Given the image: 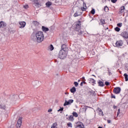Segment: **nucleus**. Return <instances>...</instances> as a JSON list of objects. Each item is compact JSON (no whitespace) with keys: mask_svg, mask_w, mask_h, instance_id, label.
Wrapping results in <instances>:
<instances>
[{"mask_svg":"<svg viewBox=\"0 0 128 128\" xmlns=\"http://www.w3.org/2000/svg\"><path fill=\"white\" fill-rule=\"evenodd\" d=\"M127 44H128V40L127 41Z\"/></svg>","mask_w":128,"mask_h":128,"instance_id":"obj_62","label":"nucleus"},{"mask_svg":"<svg viewBox=\"0 0 128 128\" xmlns=\"http://www.w3.org/2000/svg\"><path fill=\"white\" fill-rule=\"evenodd\" d=\"M117 108V106L114 105L113 106V108H114V110H115V108Z\"/></svg>","mask_w":128,"mask_h":128,"instance_id":"obj_51","label":"nucleus"},{"mask_svg":"<svg viewBox=\"0 0 128 128\" xmlns=\"http://www.w3.org/2000/svg\"><path fill=\"white\" fill-rule=\"evenodd\" d=\"M64 110V107H62L61 108H60L58 110V112H62Z\"/></svg>","mask_w":128,"mask_h":128,"instance_id":"obj_41","label":"nucleus"},{"mask_svg":"<svg viewBox=\"0 0 128 128\" xmlns=\"http://www.w3.org/2000/svg\"><path fill=\"white\" fill-rule=\"evenodd\" d=\"M83 82V84H86V82H84V81L83 82Z\"/></svg>","mask_w":128,"mask_h":128,"instance_id":"obj_55","label":"nucleus"},{"mask_svg":"<svg viewBox=\"0 0 128 128\" xmlns=\"http://www.w3.org/2000/svg\"><path fill=\"white\" fill-rule=\"evenodd\" d=\"M117 26H118V28H122V23L120 22L117 24Z\"/></svg>","mask_w":128,"mask_h":128,"instance_id":"obj_33","label":"nucleus"},{"mask_svg":"<svg viewBox=\"0 0 128 128\" xmlns=\"http://www.w3.org/2000/svg\"><path fill=\"white\" fill-rule=\"evenodd\" d=\"M36 36L37 42H44V32L42 31L38 32L36 34Z\"/></svg>","mask_w":128,"mask_h":128,"instance_id":"obj_1","label":"nucleus"},{"mask_svg":"<svg viewBox=\"0 0 128 128\" xmlns=\"http://www.w3.org/2000/svg\"><path fill=\"white\" fill-rule=\"evenodd\" d=\"M77 12H78V14H80V12L79 10H78V11H77Z\"/></svg>","mask_w":128,"mask_h":128,"instance_id":"obj_57","label":"nucleus"},{"mask_svg":"<svg viewBox=\"0 0 128 128\" xmlns=\"http://www.w3.org/2000/svg\"><path fill=\"white\" fill-rule=\"evenodd\" d=\"M104 10L106 12H108V6H106L104 8Z\"/></svg>","mask_w":128,"mask_h":128,"instance_id":"obj_30","label":"nucleus"},{"mask_svg":"<svg viewBox=\"0 0 128 128\" xmlns=\"http://www.w3.org/2000/svg\"><path fill=\"white\" fill-rule=\"evenodd\" d=\"M24 8H28V5H25L24 6Z\"/></svg>","mask_w":128,"mask_h":128,"instance_id":"obj_45","label":"nucleus"},{"mask_svg":"<svg viewBox=\"0 0 128 128\" xmlns=\"http://www.w3.org/2000/svg\"><path fill=\"white\" fill-rule=\"evenodd\" d=\"M66 120H68L70 122H73L74 120V116L72 115H70L68 118H67Z\"/></svg>","mask_w":128,"mask_h":128,"instance_id":"obj_15","label":"nucleus"},{"mask_svg":"<svg viewBox=\"0 0 128 128\" xmlns=\"http://www.w3.org/2000/svg\"><path fill=\"white\" fill-rule=\"evenodd\" d=\"M113 4H116V2H118V0H111Z\"/></svg>","mask_w":128,"mask_h":128,"instance_id":"obj_42","label":"nucleus"},{"mask_svg":"<svg viewBox=\"0 0 128 128\" xmlns=\"http://www.w3.org/2000/svg\"><path fill=\"white\" fill-rule=\"evenodd\" d=\"M100 22L102 26H104V24H106V20L104 19H100Z\"/></svg>","mask_w":128,"mask_h":128,"instance_id":"obj_19","label":"nucleus"},{"mask_svg":"<svg viewBox=\"0 0 128 128\" xmlns=\"http://www.w3.org/2000/svg\"><path fill=\"white\" fill-rule=\"evenodd\" d=\"M98 86H101V87L104 86V82H102L100 80H99L98 82Z\"/></svg>","mask_w":128,"mask_h":128,"instance_id":"obj_11","label":"nucleus"},{"mask_svg":"<svg viewBox=\"0 0 128 128\" xmlns=\"http://www.w3.org/2000/svg\"><path fill=\"white\" fill-rule=\"evenodd\" d=\"M82 12H86V8H84V7L82 8Z\"/></svg>","mask_w":128,"mask_h":128,"instance_id":"obj_43","label":"nucleus"},{"mask_svg":"<svg viewBox=\"0 0 128 128\" xmlns=\"http://www.w3.org/2000/svg\"><path fill=\"white\" fill-rule=\"evenodd\" d=\"M98 128H102V126H100L98 127Z\"/></svg>","mask_w":128,"mask_h":128,"instance_id":"obj_56","label":"nucleus"},{"mask_svg":"<svg viewBox=\"0 0 128 128\" xmlns=\"http://www.w3.org/2000/svg\"><path fill=\"white\" fill-rule=\"evenodd\" d=\"M65 94H68V93L65 92Z\"/></svg>","mask_w":128,"mask_h":128,"instance_id":"obj_58","label":"nucleus"},{"mask_svg":"<svg viewBox=\"0 0 128 128\" xmlns=\"http://www.w3.org/2000/svg\"><path fill=\"white\" fill-rule=\"evenodd\" d=\"M18 95L14 96V97L16 98H18Z\"/></svg>","mask_w":128,"mask_h":128,"instance_id":"obj_52","label":"nucleus"},{"mask_svg":"<svg viewBox=\"0 0 128 128\" xmlns=\"http://www.w3.org/2000/svg\"><path fill=\"white\" fill-rule=\"evenodd\" d=\"M6 23L4 22V21L0 22V28H6Z\"/></svg>","mask_w":128,"mask_h":128,"instance_id":"obj_9","label":"nucleus"},{"mask_svg":"<svg viewBox=\"0 0 128 128\" xmlns=\"http://www.w3.org/2000/svg\"><path fill=\"white\" fill-rule=\"evenodd\" d=\"M22 119L20 118L18 120L17 123L18 124H22Z\"/></svg>","mask_w":128,"mask_h":128,"instance_id":"obj_39","label":"nucleus"},{"mask_svg":"<svg viewBox=\"0 0 128 128\" xmlns=\"http://www.w3.org/2000/svg\"><path fill=\"white\" fill-rule=\"evenodd\" d=\"M0 108L1 110H6V104H0Z\"/></svg>","mask_w":128,"mask_h":128,"instance_id":"obj_17","label":"nucleus"},{"mask_svg":"<svg viewBox=\"0 0 128 128\" xmlns=\"http://www.w3.org/2000/svg\"><path fill=\"white\" fill-rule=\"evenodd\" d=\"M51 128H58V123L55 122L52 124Z\"/></svg>","mask_w":128,"mask_h":128,"instance_id":"obj_21","label":"nucleus"},{"mask_svg":"<svg viewBox=\"0 0 128 128\" xmlns=\"http://www.w3.org/2000/svg\"><path fill=\"white\" fill-rule=\"evenodd\" d=\"M74 84L75 86H78V82H74Z\"/></svg>","mask_w":128,"mask_h":128,"instance_id":"obj_38","label":"nucleus"},{"mask_svg":"<svg viewBox=\"0 0 128 128\" xmlns=\"http://www.w3.org/2000/svg\"><path fill=\"white\" fill-rule=\"evenodd\" d=\"M112 98H116V96L114 95L113 94H112L111 96Z\"/></svg>","mask_w":128,"mask_h":128,"instance_id":"obj_47","label":"nucleus"},{"mask_svg":"<svg viewBox=\"0 0 128 128\" xmlns=\"http://www.w3.org/2000/svg\"><path fill=\"white\" fill-rule=\"evenodd\" d=\"M86 6V3L84 2V3H83V6Z\"/></svg>","mask_w":128,"mask_h":128,"instance_id":"obj_53","label":"nucleus"},{"mask_svg":"<svg viewBox=\"0 0 128 128\" xmlns=\"http://www.w3.org/2000/svg\"><path fill=\"white\" fill-rule=\"evenodd\" d=\"M115 32H118L120 30V28H118V26L114 28Z\"/></svg>","mask_w":128,"mask_h":128,"instance_id":"obj_29","label":"nucleus"},{"mask_svg":"<svg viewBox=\"0 0 128 128\" xmlns=\"http://www.w3.org/2000/svg\"><path fill=\"white\" fill-rule=\"evenodd\" d=\"M68 126V128H72V122H68L67 124Z\"/></svg>","mask_w":128,"mask_h":128,"instance_id":"obj_32","label":"nucleus"},{"mask_svg":"<svg viewBox=\"0 0 128 128\" xmlns=\"http://www.w3.org/2000/svg\"><path fill=\"white\" fill-rule=\"evenodd\" d=\"M88 94H93V96H94V94H96V92L92 90H91L88 92Z\"/></svg>","mask_w":128,"mask_h":128,"instance_id":"obj_23","label":"nucleus"},{"mask_svg":"<svg viewBox=\"0 0 128 128\" xmlns=\"http://www.w3.org/2000/svg\"><path fill=\"white\" fill-rule=\"evenodd\" d=\"M88 108H90V107L88 106H84L82 108L83 111H84V112H86V110H88Z\"/></svg>","mask_w":128,"mask_h":128,"instance_id":"obj_22","label":"nucleus"},{"mask_svg":"<svg viewBox=\"0 0 128 128\" xmlns=\"http://www.w3.org/2000/svg\"><path fill=\"white\" fill-rule=\"evenodd\" d=\"M105 84H106V86H110V82H105Z\"/></svg>","mask_w":128,"mask_h":128,"instance_id":"obj_44","label":"nucleus"},{"mask_svg":"<svg viewBox=\"0 0 128 128\" xmlns=\"http://www.w3.org/2000/svg\"><path fill=\"white\" fill-rule=\"evenodd\" d=\"M111 122H112V121H111L110 120H107V122H108V124H110Z\"/></svg>","mask_w":128,"mask_h":128,"instance_id":"obj_49","label":"nucleus"},{"mask_svg":"<svg viewBox=\"0 0 128 128\" xmlns=\"http://www.w3.org/2000/svg\"><path fill=\"white\" fill-rule=\"evenodd\" d=\"M108 76H110V74H112V72H110V70L109 68H108Z\"/></svg>","mask_w":128,"mask_h":128,"instance_id":"obj_40","label":"nucleus"},{"mask_svg":"<svg viewBox=\"0 0 128 128\" xmlns=\"http://www.w3.org/2000/svg\"><path fill=\"white\" fill-rule=\"evenodd\" d=\"M19 24H20V28H24L26 26V24L25 22H19Z\"/></svg>","mask_w":128,"mask_h":128,"instance_id":"obj_8","label":"nucleus"},{"mask_svg":"<svg viewBox=\"0 0 128 128\" xmlns=\"http://www.w3.org/2000/svg\"><path fill=\"white\" fill-rule=\"evenodd\" d=\"M90 81L92 82V84H96V80H94V79L92 78H90Z\"/></svg>","mask_w":128,"mask_h":128,"instance_id":"obj_34","label":"nucleus"},{"mask_svg":"<svg viewBox=\"0 0 128 128\" xmlns=\"http://www.w3.org/2000/svg\"><path fill=\"white\" fill-rule=\"evenodd\" d=\"M70 91L72 94H74V92H76V87L74 86L70 90Z\"/></svg>","mask_w":128,"mask_h":128,"instance_id":"obj_18","label":"nucleus"},{"mask_svg":"<svg viewBox=\"0 0 128 128\" xmlns=\"http://www.w3.org/2000/svg\"><path fill=\"white\" fill-rule=\"evenodd\" d=\"M90 14H96V10L94 8L92 9L90 11Z\"/></svg>","mask_w":128,"mask_h":128,"instance_id":"obj_31","label":"nucleus"},{"mask_svg":"<svg viewBox=\"0 0 128 128\" xmlns=\"http://www.w3.org/2000/svg\"><path fill=\"white\" fill-rule=\"evenodd\" d=\"M92 76H94V74H92Z\"/></svg>","mask_w":128,"mask_h":128,"instance_id":"obj_60","label":"nucleus"},{"mask_svg":"<svg viewBox=\"0 0 128 128\" xmlns=\"http://www.w3.org/2000/svg\"><path fill=\"white\" fill-rule=\"evenodd\" d=\"M120 36H122L123 38L128 40V32L126 31H124L120 34Z\"/></svg>","mask_w":128,"mask_h":128,"instance_id":"obj_4","label":"nucleus"},{"mask_svg":"<svg viewBox=\"0 0 128 128\" xmlns=\"http://www.w3.org/2000/svg\"><path fill=\"white\" fill-rule=\"evenodd\" d=\"M120 109L118 110V112H117V116H118V114H120Z\"/></svg>","mask_w":128,"mask_h":128,"instance_id":"obj_46","label":"nucleus"},{"mask_svg":"<svg viewBox=\"0 0 128 128\" xmlns=\"http://www.w3.org/2000/svg\"><path fill=\"white\" fill-rule=\"evenodd\" d=\"M82 80H84V77L82 78Z\"/></svg>","mask_w":128,"mask_h":128,"instance_id":"obj_59","label":"nucleus"},{"mask_svg":"<svg viewBox=\"0 0 128 128\" xmlns=\"http://www.w3.org/2000/svg\"><path fill=\"white\" fill-rule=\"evenodd\" d=\"M124 76L126 82H128V75L126 74V73H125L124 74Z\"/></svg>","mask_w":128,"mask_h":128,"instance_id":"obj_26","label":"nucleus"},{"mask_svg":"<svg viewBox=\"0 0 128 128\" xmlns=\"http://www.w3.org/2000/svg\"><path fill=\"white\" fill-rule=\"evenodd\" d=\"M32 24H34L35 26H38L40 24V23L36 21H33Z\"/></svg>","mask_w":128,"mask_h":128,"instance_id":"obj_25","label":"nucleus"},{"mask_svg":"<svg viewBox=\"0 0 128 128\" xmlns=\"http://www.w3.org/2000/svg\"><path fill=\"white\" fill-rule=\"evenodd\" d=\"M42 32H48V30H50V29H48V28L44 26H42Z\"/></svg>","mask_w":128,"mask_h":128,"instance_id":"obj_13","label":"nucleus"},{"mask_svg":"<svg viewBox=\"0 0 128 128\" xmlns=\"http://www.w3.org/2000/svg\"><path fill=\"white\" fill-rule=\"evenodd\" d=\"M68 102H69V104H72V102H74V100H68Z\"/></svg>","mask_w":128,"mask_h":128,"instance_id":"obj_35","label":"nucleus"},{"mask_svg":"<svg viewBox=\"0 0 128 128\" xmlns=\"http://www.w3.org/2000/svg\"><path fill=\"white\" fill-rule=\"evenodd\" d=\"M61 50H65V52H66V50H68V46L64 44H63L61 46Z\"/></svg>","mask_w":128,"mask_h":128,"instance_id":"obj_10","label":"nucleus"},{"mask_svg":"<svg viewBox=\"0 0 128 128\" xmlns=\"http://www.w3.org/2000/svg\"><path fill=\"white\" fill-rule=\"evenodd\" d=\"M52 112V109L50 108L48 110V112Z\"/></svg>","mask_w":128,"mask_h":128,"instance_id":"obj_48","label":"nucleus"},{"mask_svg":"<svg viewBox=\"0 0 128 128\" xmlns=\"http://www.w3.org/2000/svg\"><path fill=\"white\" fill-rule=\"evenodd\" d=\"M34 2L37 6H40V3L38 2V0H34Z\"/></svg>","mask_w":128,"mask_h":128,"instance_id":"obj_24","label":"nucleus"},{"mask_svg":"<svg viewBox=\"0 0 128 128\" xmlns=\"http://www.w3.org/2000/svg\"><path fill=\"white\" fill-rule=\"evenodd\" d=\"M54 46H52V44H50V50H54Z\"/></svg>","mask_w":128,"mask_h":128,"instance_id":"obj_36","label":"nucleus"},{"mask_svg":"<svg viewBox=\"0 0 128 128\" xmlns=\"http://www.w3.org/2000/svg\"><path fill=\"white\" fill-rule=\"evenodd\" d=\"M82 84H84V82H81V83L80 84V86H82Z\"/></svg>","mask_w":128,"mask_h":128,"instance_id":"obj_50","label":"nucleus"},{"mask_svg":"<svg viewBox=\"0 0 128 128\" xmlns=\"http://www.w3.org/2000/svg\"><path fill=\"white\" fill-rule=\"evenodd\" d=\"M82 22L78 21L75 22L76 25V30L77 32V34L78 36H84V31L80 29V26H82Z\"/></svg>","mask_w":128,"mask_h":128,"instance_id":"obj_2","label":"nucleus"},{"mask_svg":"<svg viewBox=\"0 0 128 128\" xmlns=\"http://www.w3.org/2000/svg\"><path fill=\"white\" fill-rule=\"evenodd\" d=\"M97 110L98 112H99L100 116H104V112H102V109H100V108H97Z\"/></svg>","mask_w":128,"mask_h":128,"instance_id":"obj_14","label":"nucleus"},{"mask_svg":"<svg viewBox=\"0 0 128 128\" xmlns=\"http://www.w3.org/2000/svg\"><path fill=\"white\" fill-rule=\"evenodd\" d=\"M82 12H80V14L78 12H76L74 14V18H76V16H82Z\"/></svg>","mask_w":128,"mask_h":128,"instance_id":"obj_16","label":"nucleus"},{"mask_svg":"<svg viewBox=\"0 0 128 128\" xmlns=\"http://www.w3.org/2000/svg\"><path fill=\"white\" fill-rule=\"evenodd\" d=\"M122 44H124V42L122 40H118L116 43V47L122 46Z\"/></svg>","mask_w":128,"mask_h":128,"instance_id":"obj_7","label":"nucleus"},{"mask_svg":"<svg viewBox=\"0 0 128 128\" xmlns=\"http://www.w3.org/2000/svg\"><path fill=\"white\" fill-rule=\"evenodd\" d=\"M58 58L60 60H64L66 58V51L60 50L59 52Z\"/></svg>","mask_w":128,"mask_h":128,"instance_id":"obj_3","label":"nucleus"},{"mask_svg":"<svg viewBox=\"0 0 128 128\" xmlns=\"http://www.w3.org/2000/svg\"><path fill=\"white\" fill-rule=\"evenodd\" d=\"M36 110V108H33L32 110L34 111V110Z\"/></svg>","mask_w":128,"mask_h":128,"instance_id":"obj_54","label":"nucleus"},{"mask_svg":"<svg viewBox=\"0 0 128 128\" xmlns=\"http://www.w3.org/2000/svg\"><path fill=\"white\" fill-rule=\"evenodd\" d=\"M52 2H48L46 4V6L47 8H50V6H52Z\"/></svg>","mask_w":128,"mask_h":128,"instance_id":"obj_20","label":"nucleus"},{"mask_svg":"<svg viewBox=\"0 0 128 128\" xmlns=\"http://www.w3.org/2000/svg\"><path fill=\"white\" fill-rule=\"evenodd\" d=\"M106 28V30H108V28Z\"/></svg>","mask_w":128,"mask_h":128,"instance_id":"obj_61","label":"nucleus"},{"mask_svg":"<svg viewBox=\"0 0 128 128\" xmlns=\"http://www.w3.org/2000/svg\"><path fill=\"white\" fill-rule=\"evenodd\" d=\"M120 90H122V89L120 87H116L114 88V94H118L120 93Z\"/></svg>","mask_w":128,"mask_h":128,"instance_id":"obj_5","label":"nucleus"},{"mask_svg":"<svg viewBox=\"0 0 128 128\" xmlns=\"http://www.w3.org/2000/svg\"><path fill=\"white\" fill-rule=\"evenodd\" d=\"M73 116H74L75 118H78V113H76V112H72V115Z\"/></svg>","mask_w":128,"mask_h":128,"instance_id":"obj_27","label":"nucleus"},{"mask_svg":"<svg viewBox=\"0 0 128 128\" xmlns=\"http://www.w3.org/2000/svg\"><path fill=\"white\" fill-rule=\"evenodd\" d=\"M124 10H125L124 6H122L120 8V10L118 12L119 14H122V12H124Z\"/></svg>","mask_w":128,"mask_h":128,"instance_id":"obj_12","label":"nucleus"},{"mask_svg":"<svg viewBox=\"0 0 128 128\" xmlns=\"http://www.w3.org/2000/svg\"><path fill=\"white\" fill-rule=\"evenodd\" d=\"M78 82H80V80H78Z\"/></svg>","mask_w":128,"mask_h":128,"instance_id":"obj_64","label":"nucleus"},{"mask_svg":"<svg viewBox=\"0 0 128 128\" xmlns=\"http://www.w3.org/2000/svg\"><path fill=\"white\" fill-rule=\"evenodd\" d=\"M69 104H70V102H68V101L66 100L65 102H64V106H68Z\"/></svg>","mask_w":128,"mask_h":128,"instance_id":"obj_28","label":"nucleus"},{"mask_svg":"<svg viewBox=\"0 0 128 128\" xmlns=\"http://www.w3.org/2000/svg\"><path fill=\"white\" fill-rule=\"evenodd\" d=\"M66 116H68V114H66Z\"/></svg>","mask_w":128,"mask_h":128,"instance_id":"obj_63","label":"nucleus"},{"mask_svg":"<svg viewBox=\"0 0 128 128\" xmlns=\"http://www.w3.org/2000/svg\"><path fill=\"white\" fill-rule=\"evenodd\" d=\"M22 126V124L20 123H17L16 124V128H20Z\"/></svg>","mask_w":128,"mask_h":128,"instance_id":"obj_37","label":"nucleus"},{"mask_svg":"<svg viewBox=\"0 0 128 128\" xmlns=\"http://www.w3.org/2000/svg\"><path fill=\"white\" fill-rule=\"evenodd\" d=\"M76 128H84V125L82 122H78L76 123Z\"/></svg>","mask_w":128,"mask_h":128,"instance_id":"obj_6","label":"nucleus"}]
</instances>
